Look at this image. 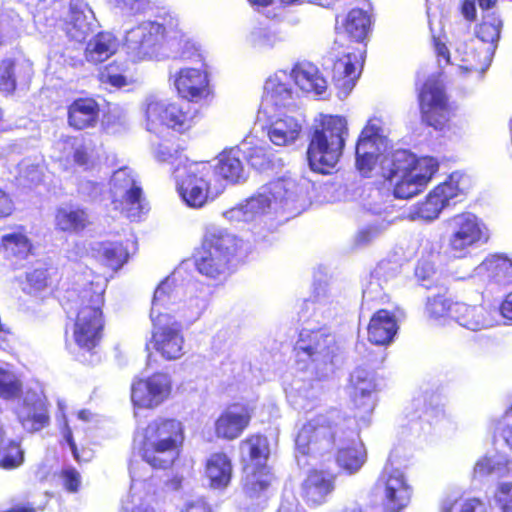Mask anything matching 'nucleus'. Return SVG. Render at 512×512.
Wrapping results in <instances>:
<instances>
[{
  "mask_svg": "<svg viewBox=\"0 0 512 512\" xmlns=\"http://www.w3.org/2000/svg\"><path fill=\"white\" fill-rule=\"evenodd\" d=\"M362 66L361 56L346 53L337 58L332 65V81L339 89L349 91L355 85Z\"/></svg>",
  "mask_w": 512,
  "mask_h": 512,
  "instance_id": "b1692460",
  "label": "nucleus"
},
{
  "mask_svg": "<svg viewBox=\"0 0 512 512\" xmlns=\"http://www.w3.org/2000/svg\"><path fill=\"white\" fill-rule=\"evenodd\" d=\"M15 87L14 62L11 59H5L0 65V90L11 93Z\"/></svg>",
  "mask_w": 512,
  "mask_h": 512,
  "instance_id": "bf43d9fd",
  "label": "nucleus"
},
{
  "mask_svg": "<svg viewBox=\"0 0 512 512\" xmlns=\"http://www.w3.org/2000/svg\"><path fill=\"white\" fill-rule=\"evenodd\" d=\"M62 486L70 493L79 491L82 478L80 473L73 467L63 468L60 473Z\"/></svg>",
  "mask_w": 512,
  "mask_h": 512,
  "instance_id": "052dcab7",
  "label": "nucleus"
},
{
  "mask_svg": "<svg viewBox=\"0 0 512 512\" xmlns=\"http://www.w3.org/2000/svg\"><path fill=\"white\" fill-rule=\"evenodd\" d=\"M349 130L345 117L322 114L315 123L307 149L312 170L328 174L342 156Z\"/></svg>",
  "mask_w": 512,
  "mask_h": 512,
  "instance_id": "7ed1b4c3",
  "label": "nucleus"
},
{
  "mask_svg": "<svg viewBox=\"0 0 512 512\" xmlns=\"http://www.w3.org/2000/svg\"><path fill=\"white\" fill-rule=\"evenodd\" d=\"M353 414L346 415L336 408L317 414L299 429L295 444L303 455H324L349 434L359 433V422H366L376 404L377 385L368 373L352 376Z\"/></svg>",
  "mask_w": 512,
  "mask_h": 512,
  "instance_id": "f257e3e1",
  "label": "nucleus"
},
{
  "mask_svg": "<svg viewBox=\"0 0 512 512\" xmlns=\"http://www.w3.org/2000/svg\"><path fill=\"white\" fill-rule=\"evenodd\" d=\"M383 178L392 185L397 199H410L424 191L438 164L430 157L417 158L406 150L394 151L381 161Z\"/></svg>",
  "mask_w": 512,
  "mask_h": 512,
  "instance_id": "f03ea898",
  "label": "nucleus"
},
{
  "mask_svg": "<svg viewBox=\"0 0 512 512\" xmlns=\"http://www.w3.org/2000/svg\"><path fill=\"white\" fill-rule=\"evenodd\" d=\"M398 331V324L393 312L387 309L377 310L367 326L368 340L375 345H388Z\"/></svg>",
  "mask_w": 512,
  "mask_h": 512,
  "instance_id": "5701e85b",
  "label": "nucleus"
},
{
  "mask_svg": "<svg viewBox=\"0 0 512 512\" xmlns=\"http://www.w3.org/2000/svg\"><path fill=\"white\" fill-rule=\"evenodd\" d=\"M99 117V106L91 98L76 99L68 109V121L70 126L81 130L94 127Z\"/></svg>",
  "mask_w": 512,
  "mask_h": 512,
  "instance_id": "c85d7f7f",
  "label": "nucleus"
},
{
  "mask_svg": "<svg viewBox=\"0 0 512 512\" xmlns=\"http://www.w3.org/2000/svg\"><path fill=\"white\" fill-rule=\"evenodd\" d=\"M436 195L442 200V203L446 206L449 200L457 197L461 192V189L453 182L452 178L440 183L432 189Z\"/></svg>",
  "mask_w": 512,
  "mask_h": 512,
  "instance_id": "e2e57ef3",
  "label": "nucleus"
},
{
  "mask_svg": "<svg viewBox=\"0 0 512 512\" xmlns=\"http://www.w3.org/2000/svg\"><path fill=\"white\" fill-rule=\"evenodd\" d=\"M116 7L122 12L136 14L146 9L148 0H114Z\"/></svg>",
  "mask_w": 512,
  "mask_h": 512,
  "instance_id": "338daca9",
  "label": "nucleus"
},
{
  "mask_svg": "<svg viewBox=\"0 0 512 512\" xmlns=\"http://www.w3.org/2000/svg\"><path fill=\"white\" fill-rule=\"evenodd\" d=\"M301 131V126L292 118L278 119L268 129V137L272 143L285 146L294 142Z\"/></svg>",
  "mask_w": 512,
  "mask_h": 512,
  "instance_id": "c9c22d12",
  "label": "nucleus"
},
{
  "mask_svg": "<svg viewBox=\"0 0 512 512\" xmlns=\"http://www.w3.org/2000/svg\"><path fill=\"white\" fill-rule=\"evenodd\" d=\"M417 100L423 123L440 131L450 127L453 109L440 74L430 75L423 82Z\"/></svg>",
  "mask_w": 512,
  "mask_h": 512,
  "instance_id": "0eeeda50",
  "label": "nucleus"
},
{
  "mask_svg": "<svg viewBox=\"0 0 512 512\" xmlns=\"http://www.w3.org/2000/svg\"><path fill=\"white\" fill-rule=\"evenodd\" d=\"M183 344L181 325L162 329V357L167 360L178 359L183 354Z\"/></svg>",
  "mask_w": 512,
  "mask_h": 512,
  "instance_id": "37998d69",
  "label": "nucleus"
},
{
  "mask_svg": "<svg viewBox=\"0 0 512 512\" xmlns=\"http://www.w3.org/2000/svg\"><path fill=\"white\" fill-rule=\"evenodd\" d=\"M14 411L27 432H38L49 425L47 402L42 391L27 389Z\"/></svg>",
  "mask_w": 512,
  "mask_h": 512,
  "instance_id": "4468645a",
  "label": "nucleus"
},
{
  "mask_svg": "<svg viewBox=\"0 0 512 512\" xmlns=\"http://www.w3.org/2000/svg\"><path fill=\"white\" fill-rule=\"evenodd\" d=\"M54 223L57 230L67 233H80L90 224L87 211L79 206L63 205L56 209Z\"/></svg>",
  "mask_w": 512,
  "mask_h": 512,
  "instance_id": "a878e982",
  "label": "nucleus"
},
{
  "mask_svg": "<svg viewBox=\"0 0 512 512\" xmlns=\"http://www.w3.org/2000/svg\"><path fill=\"white\" fill-rule=\"evenodd\" d=\"M445 205L442 200L431 190L424 200L418 202L412 210V217L431 221L436 219Z\"/></svg>",
  "mask_w": 512,
  "mask_h": 512,
  "instance_id": "49530a36",
  "label": "nucleus"
},
{
  "mask_svg": "<svg viewBox=\"0 0 512 512\" xmlns=\"http://www.w3.org/2000/svg\"><path fill=\"white\" fill-rule=\"evenodd\" d=\"M233 464L223 451L213 452L204 463V477L213 490L226 489L232 480Z\"/></svg>",
  "mask_w": 512,
  "mask_h": 512,
  "instance_id": "aec40b11",
  "label": "nucleus"
},
{
  "mask_svg": "<svg viewBox=\"0 0 512 512\" xmlns=\"http://www.w3.org/2000/svg\"><path fill=\"white\" fill-rule=\"evenodd\" d=\"M195 111L189 105L169 103L162 109V125L178 134L188 132L194 126Z\"/></svg>",
  "mask_w": 512,
  "mask_h": 512,
  "instance_id": "bb28decb",
  "label": "nucleus"
},
{
  "mask_svg": "<svg viewBox=\"0 0 512 512\" xmlns=\"http://www.w3.org/2000/svg\"><path fill=\"white\" fill-rule=\"evenodd\" d=\"M448 288L442 287L439 291L427 297L425 302V314L431 320L452 319L454 304Z\"/></svg>",
  "mask_w": 512,
  "mask_h": 512,
  "instance_id": "72a5a7b5",
  "label": "nucleus"
},
{
  "mask_svg": "<svg viewBox=\"0 0 512 512\" xmlns=\"http://www.w3.org/2000/svg\"><path fill=\"white\" fill-rule=\"evenodd\" d=\"M24 462V451L16 441H9L0 448V467L4 469H15Z\"/></svg>",
  "mask_w": 512,
  "mask_h": 512,
  "instance_id": "3c124183",
  "label": "nucleus"
},
{
  "mask_svg": "<svg viewBox=\"0 0 512 512\" xmlns=\"http://www.w3.org/2000/svg\"><path fill=\"white\" fill-rule=\"evenodd\" d=\"M452 320L472 331L491 326L489 311L483 304L469 305L464 302H455Z\"/></svg>",
  "mask_w": 512,
  "mask_h": 512,
  "instance_id": "393cba45",
  "label": "nucleus"
},
{
  "mask_svg": "<svg viewBox=\"0 0 512 512\" xmlns=\"http://www.w3.org/2000/svg\"><path fill=\"white\" fill-rule=\"evenodd\" d=\"M336 349L334 336L323 329L302 330L294 346L298 361H327Z\"/></svg>",
  "mask_w": 512,
  "mask_h": 512,
  "instance_id": "f8f14e48",
  "label": "nucleus"
},
{
  "mask_svg": "<svg viewBox=\"0 0 512 512\" xmlns=\"http://www.w3.org/2000/svg\"><path fill=\"white\" fill-rule=\"evenodd\" d=\"M437 269L428 259H420L415 267V277L421 286L430 289L436 286Z\"/></svg>",
  "mask_w": 512,
  "mask_h": 512,
  "instance_id": "4d7b16f0",
  "label": "nucleus"
},
{
  "mask_svg": "<svg viewBox=\"0 0 512 512\" xmlns=\"http://www.w3.org/2000/svg\"><path fill=\"white\" fill-rule=\"evenodd\" d=\"M212 168L204 164L190 165L177 181V191L190 207L206 204L211 190Z\"/></svg>",
  "mask_w": 512,
  "mask_h": 512,
  "instance_id": "9d476101",
  "label": "nucleus"
},
{
  "mask_svg": "<svg viewBox=\"0 0 512 512\" xmlns=\"http://www.w3.org/2000/svg\"><path fill=\"white\" fill-rule=\"evenodd\" d=\"M337 476L328 470L310 469L300 484V496L310 508L326 504L336 488Z\"/></svg>",
  "mask_w": 512,
  "mask_h": 512,
  "instance_id": "2eb2a0df",
  "label": "nucleus"
},
{
  "mask_svg": "<svg viewBox=\"0 0 512 512\" xmlns=\"http://www.w3.org/2000/svg\"><path fill=\"white\" fill-rule=\"evenodd\" d=\"M495 462L489 457H481L474 465L473 474L475 477H485L495 471Z\"/></svg>",
  "mask_w": 512,
  "mask_h": 512,
  "instance_id": "774afa93",
  "label": "nucleus"
},
{
  "mask_svg": "<svg viewBox=\"0 0 512 512\" xmlns=\"http://www.w3.org/2000/svg\"><path fill=\"white\" fill-rule=\"evenodd\" d=\"M242 241L225 229L210 228L203 235L195 257L197 271L214 280H225L233 272V262Z\"/></svg>",
  "mask_w": 512,
  "mask_h": 512,
  "instance_id": "20e7f679",
  "label": "nucleus"
},
{
  "mask_svg": "<svg viewBox=\"0 0 512 512\" xmlns=\"http://www.w3.org/2000/svg\"><path fill=\"white\" fill-rule=\"evenodd\" d=\"M99 80L103 84H109L115 88H122L133 83V77L129 71V62L115 61L105 66L99 72Z\"/></svg>",
  "mask_w": 512,
  "mask_h": 512,
  "instance_id": "e433bc0d",
  "label": "nucleus"
},
{
  "mask_svg": "<svg viewBox=\"0 0 512 512\" xmlns=\"http://www.w3.org/2000/svg\"><path fill=\"white\" fill-rule=\"evenodd\" d=\"M440 512H488V508L478 497L457 496L442 500Z\"/></svg>",
  "mask_w": 512,
  "mask_h": 512,
  "instance_id": "79ce46f5",
  "label": "nucleus"
},
{
  "mask_svg": "<svg viewBox=\"0 0 512 512\" xmlns=\"http://www.w3.org/2000/svg\"><path fill=\"white\" fill-rule=\"evenodd\" d=\"M160 424L157 420L151 422L134 438L135 448L143 460L142 470L158 472L160 468L158 454L160 453Z\"/></svg>",
  "mask_w": 512,
  "mask_h": 512,
  "instance_id": "a211bd4d",
  "label": "nucleus"
},
{
  "mask_svg": "<svg viewBox=\"0 0 512 512\" xmlns=\"http://www.w3.org/2000/svg\"><path fill=\"white\" fill-rule=\"evenodd\" d=\"M239 147L242 149L243 159H245L252 168L262 171L272 167L271 154L266 147L256 143H243Z\"/></svg>",
  "mask_w": 512,
  "mask_h": 512,
  "instance_id": "a18cd8bd",
  "label": "nucleus"
},
{
  "mask_svg": "<svg viewBox=\"0 0 512 512\" xmlns=\"http://www.w3.org/2000/svg\"><path fill=\"white\" fill-rule=\"evenodd\" d=\"M147 131L157 134L160 126V102L157 95H150L144 104Z\"/></svg>",
  "mask_w": 512,
  "mask_h": 512,
  "instance_id": "6e6d98bb",
  "label": "nucleus"
},
{
  "mask_svg": "<svg viewBox=\"0 0 512 512\" xmlns=\"http://www.w3.org/2000/svg\"><path fill=\"white\" fill-rule=\"evenodd\" d=\"M184 442V427L176 419L162 421V469L179 459Z\"/></svg>",
  "mask_w": 512,
  "mask_h": 512,
  "instance_id": "4be33fe9",
  "label": "nucleus"
},
{
  "mask_svg": "<svg viewBox=\"0 0 512 512\" xmlns=\"http://www.w3.org/2000/svg\"><path fill=\"white\" fill-rule=\"evenodd\" d=\"M242 149L239 146L224 149L218 156L216 171L219 176L231 183L245 179Z\"/></svg>",
  "mask_w": 512,
  "mask_h": 512,
  "instance_id": "cd10ccee",
  "label": "nucleus"
},
{
  "mask_svg": "<svg viewBox=\"0 0 512 512\" xmlns=\"http://www.w3.org/2000/svg\"><path fill=\"white\" fill-rule=\"evenodd\" d=\"M254 407L249 404L232 403L214 421V435L217 439L234 441L250 426Z\"/></svg>",
  "mask_w": 512,
  "mask_h": 512,
  "instance_id": "ddd939ff",
  "label": "nucleus"
},
{
  "mask_svg": "<svg viewBox=\"0 0 512 512\" xmlns=\"http://www.w3.org/2000/svg\"><path fill=\"white\" fill-rule=\"evenodd\" d=\"M114 206L131 221L140 220L149 210L145 199L142 197V189L120 198Z\"/></svg>",
  "mask_w": 512,
  "mask_h": 512,
  "instance_id": "a19ab883",
  "label": "nucleus"
},
{
  "mask_svg": "<svg viewBox=\"0 0 512 512\" xmlns=\"http://www.w3.org/2000/svg\"><path fill=\"white\" fill-rule=\"evenodd\" d=\"M179 512H216L213 504L204 496L188 500Z\"/></svg>",
  "mask_w": 512,
  "mask_h": 512,
  "instance_id": "0e129e2a",
  "label": "nucleus"
},
{
  "mask_svg": "<svg viewBox=\"0 0 512 512\" xmlns=\"http://www.w3.org/2000/svg\"><path fill=\"white\" fill-rule=\"evenodd\" d=\"M58 408H59V410L61 412V421H62V425H63V427H62L63 438L65 439V441L69 445L74 458L77 461H80V457H79L78 452H77V447H76V444H75L74 439H73L72 431H71V428L69 427V424H68V421H67V417H66L65 412H64L66 406H65L63 401H58Z\"/></svg>",
  "mask_w": 512,
  "mask_h": 512,
  "instance_id": "69168bd1",
  "label": "nucleus"
},
{
  "mask_svg": "<svg viewBox=\"0 0 512 512\" xmlns=\"http://www.w3.org/2000/svg\"><path fill=\"white\" fill-rule=\"evenodd\" d=\"M294 80L304 92L322 94L327 88L326 80L313 65L294 70Z\"/></svg>",
  "mask_w": 512,
  "mask_h": 512,
  "instance_id": "4c0bfd02",
  "label": "nucleus"
},
{
  "mask_svg": "<svg viewBox=\"0 0 512 512\" xmlns=\"http://www.w3.org/2000/svg\"><path fill=\"white\" fill-rule=\"evenodd\" d=\"M273 478L271 468L267 464L255 465L244 479L243 491L246 497L257 499L265 495L272 485Z\"/></svg>",
  "mask_w": 512,
  "mask_h": 512,
  "instance_id": "c756f323",
  "label": "nucleus"
},
{
  "mask_svg": "<svg viewBox=\"0 0 512 512\" xmlns=\"http://www.w3.org/2000/svg\"><path fill=\"white\" fill-rule=\"evenodd\" d=\"M377 150V147L370 148L368 146L360 147L356 145V167L363 176H368L376 165L379 158Z\"/></svg>",
  "mask_w": 512,
  "mask_h": 512,
  "instance_id": "864d4df0",
  "label": "nucleus"
},
{
  "mask_svg": "<svg viewBox=\"0 0 512 512\" xmlns=\"http://www.w3.org/2000/svg\"><path fill=\"white\" fill-rule=\"evenodd\" d=\"M94 20L93 11L83 0H70L66 31L71 39L83 41L92 31Z\"/></svg>",
  "mask_w": 512,
  "mask_h": 512,
  "instance_id": "412c9836",
  "label": "nucleus"
},
{
  "mask_svg": "<svg viewBox=\"0 0 512 512\" xmlns=\"http://www.w3.org/2000/svg\"><path fill=\"white\" fill-rule=\"evenodd\" d=\"M336 462L339 467L349 473L358 471L365 462V451L362 445L352 444L338 449Z\"/></svg>",
  "mask_w": 512,
  "mask_h": 512,
  "instance_id": "c03bdc74",
  "label": "nucleus"
},
{
  "mask_svg": "<svg viewBox=\"0 0 512 512\" xmlns=\"http://www.w3.org/2000/svg\"><path fill=\"white\" fill-rule=\"evenodd\" d=\"M2 245L7 256L25 258L31 251V243L26 235L20 232L2 236Z\"/></svg>",
  "mask_w": 512,
  "mask_h": 512,
  "instance_id": "de8ad7c7",
  "label": "nucleus"
},
{
  "mask_svg": "<svg viewBox=\"0 0 512 512\" xmlns=\"http://www.w3.org/2000/svg\"><path fill=\"white\" fill-rule=\"evenodd\" d=\"M21 390L22 382L19 376L12 370L0 368V398L14 399Z\"/></svg>",
  "mask_w": 512,
  "mask_h": 512,
  "instance_id": "8fccbe9b",
  "label": "nucleus"
},
{
  "mask_svg": "<svg viewBox=\"0 0 512 512\" xmlns=\"http://www.w3.org/2000/svg\"><path fill=\"white\" fill-rule=\"evenodd\" d=\"M119 47L117 38L109 32L98 33L87 44L86 60L90 63H101L116 53Z\"/></svg>",
  "mask_w": 512,
  "mask_h": 512,
  "instance_id": "7c9ffc66",
  "label": "nucleus"
},
{
  "mask_svg": "<svg viewBox=\"0 0 512 512\" xmlns=\"http://www.w3.org/2000/svg\"><path fill=\"white\" fill-rule=\"evenodd\" d=\"M105 283L89 284L75 301L77 315L73 325V340L82 350L92 351L100 342L103 329L101 307Z\"/></svg>",
  "mask_w": 512,
  "mask_h": 512,
  "instance_id": "423d86ee",
  "label": "nucleus"
},
{
  "mask_svg": "<svg viewBox=\"0 0 512 512\" xmlns=\"http://www.w3.org/2000/svg\"><path fill=\"white\" fill-rule=\"evenodd\" d=\"M159 290L160 283L155 288L149 314L152 330L145 345L147 366L142 372L141 378L134 381L131 387V399L136 409V417L139 416L141 409H153L160 404V372L158 370V354L160 351L158 320L160 318V307L157 299Z\"/></svg>",
  "mask_w": 512,
  "mask_h": 512,
  "instance_id": "39448f33",
  "label": "nucleus"
},
{
  "mask_svg": "<svg viewBox=\"0 0 512 512\" xmlns=\"http://www.w3.org/2000/svg\"><path fill=\"white\" fill-rule=\"evenodd\" d=\"M374 487L383 493L384 512H401L411 501L412 487L403 472L397 468L385 466Z\"/></svg>",
  "mask_w": 512,
  "mask_h": 512,
  "instance_id": "1a4fd4ad",
  "label": "nucleus"
},
{
  "mask_svg": "<svg viewBox=\"0 0 512 512\" xmlns=\"http://www.w3.org/2000/svg\"><path fill=\"white\" fill-rule=\"evenodd\" d=\"M448 249L456 258L467 257L471 250L488 241L485 226L472 213L462 212L446 221Z\"/></svg>",
  "mask_w": 512,
  "mask_h": 512,
  "instance_id": "6e6552de",
  "label": "nucleus"
},
{
  "mask_svg": "<svg viewBox=\"0 0 512 512\" xmlns=\"http://www.w3.org/2000/svg\"><path fill=\"white\" fill-rule=\"evenodd\" d=\"M23 292L32 296H42L49 290L47 271L34 269L27 272L25 280L21 282Z\"/></svg>",
  "mask_w": 512,
  "mask_h": 512,
  "instance_id": "09e8293b",
  "label": "nucleus"
},
{
  "mask_svg": "<svg viewBox=\"0 0 512 512\" xmlns=\"http://www.w3.org/2000/svg\"><path fill=\"white\" fill-rule=\"evenodd\" d=\"M457 51L463 55V63L459 66L463 72L469 73L483 70V58L481 57V54L470 44L464 43L457 49Z\"/></svg>",
  "mask_w": 512,
  "mask_h": 512,
  "instance_id": "5fc2aeb1",
  "label": "nucleus"
},
{
  "mask_svg": "<svg viewBox=\"0 0 512 512\" xmlns=\"http://www.w3.org/2000/svg\"><path fill=\"white\" fill-rule=\"evenodd\" d=\"M92 255L113 271L119 270L128 260V252L120 243L97 242L92 246Z\"/></svg>",
  "mask_w": 512,
  "mask_h": 512,
  "instance_id": "2f4dec72",
  "label": "nucleus"
},
{
  "mask_svg": "<svg viewBox=\"0 0 512 512\" xmlns=\"http://www.w3.org/2000/svg\"><path fill=\"white\" fill-rule=\"evenodd\" d=\"M291 97V90L283 83L269 81L265 86V99L275 107L286 106Z\"/></svg>",
  "mask_w": 512,
  "mask_h": 512,
  "instance_id": "603ef678",
  "label": "nucleus"
},
{
  "mask_svg": "<svg viewBox=\"0 0 512 512\" xmlns=\"http://www.w3.org/2000/svg\"><path fill=\"white\" fill-rule=\"evenodd\" d=\"M380 139V128L374 124H366L362 129L356 145L368 146L370 148L377 147L378 140Z\"/></svg>",
  "mask_w": 512,
  "mask_h": 512,
  "instance_id": "680f3d73",
  "label": "nucleus"
},
{
  "mask_svg": "<svg viewBox=\"0 0 512 512\" xmlns=\"http://www.w3.org/2000/svg\"><path fill=\"white\" fill-rule=\"evenodd\" d=\"M502 26V20L495 12H484L475 34L482 42L495 46L500 39Z\"/></svg>",
  "mask_w": 512,
  "mask_h": 512,
  "instance_id": "ea45409f",
  "label": "nucleus"
},
{
  "mask_svg": "<svg viewBox=\"0 0 512 512\" xmlns=\"http://www.w3.org/2000/svg\"><path fill=\"white\" fill-rule=\"evenodd\" d=\"M482 267L495 283L512 285V258L500 253L491 254L483 260Z\"/></svg>",
  "mask_w": 512,
  "mask_h": 512,
  "instance_id": "473e14b6",
  "label": "nucleus"
},
{
  "mask_svg": "<svg viewBox=\"0 0 512 512\" xmlns=\"http://www.w3.org/2000/svg\"><path fill=\"white\" fill-rule=\"evenodd\" d=\"M110 185L113 204H117L120 198L141 190V187L136 184L132 170L127 167L120 168L113 173Z\"/></svg>",
  "mask_w": 512,
  "mask_h": 512,
  "instance_id": "58836bf2",
  "label": "nucleus"
},
{
  "mask_svg": "<svg viewBox=\"0 0 512 512\" xmlns=\"http://www.w3.org/2000/svg\"><path fill=\"white\" fill-rule=\"evenodd\" d=\"M239 447L245 452L251 463L259 465L267 464L270 457V444L268 437L262 433H252L240 441Z\"/></svg>",
  "mask_w": 512,
  "mask_h": 512,
  "instance_id": "f704fd0d",
  "label": "nucleus"
},
{
  "mask_svg": "<svg viewBox=\"0 0 512 512\" xmlns=\"http://www.w3.org/2000/svg\"><path fill=\"white\" fill-rule=\"evenodd\" d=\"M371 26L372 17L369 11L358 7L335 17L336 35L349 44H365Z\"/></svg>",
  "mask_w": 512,
  "mask_h": 512,
  "instance_id": "dca6fc26",
  "label": "nucleus"
},
{
  "mask_svg": "<svg viewBox=\"0 0 512 512\" xmlns=\"http://www.w3.org/2000/svg\"><path fill=\"white\" fill-rule=\"evenodd\" d=\"M159 31L160 24L144 22L127 32L125 45L133 59L139 60L150 55V50L155 45Z\"/></svg>",
  "mask_w": 512,
  "mask_h": 512,
  "instance_id": "6ab92c4d",
  "label": "nucleus"
},
{
  "mask_svg": "<svg viewBox=\"0 0 512 512\" xmlns=\"http://www.w3.org/2000/svg\"><path fill=\"white\" fill-rule=\"evenodd\" d=\"M130 474L132 478L130 491L122 499L119 512H159L157 476L152 474L150 478H146L139 475L137 479L133 465L130 467Z\"/></svg>",
  "mask_w": 512,
  "mask_h": 512,
  "instance_id": "9b49d317",
  "label": "nucleus"
},
{
  "mask_svg": "<svg viewBox=\"0 0 512 512\" xmlns=\"http://www.w3.org/2000/svg\"><path fill=\"white\" fill-rule=\"evenodd\" d=\"M173 85L177 94L190 102H198L211 93L208 72L205 69L181 68L173 76Z\"/></svg>",
  "mask_w": 512,
  "mask_h": 512,
  "instance_id": "f3484780",
  "label": "nucleus"
},
{
  "mask_svg": "<svg viewBox=\"0 0 512 512\" xmlns=\"http://www.w3.org/2000/svg\"><path fill=\"white\" fill-rule=\"evenodd\" d=\"M494 502L501 512H512V482H501L494 491Z\"/></svg>",
  "mask_w": 512,
  "mask_h": 512,
  "instance_id": "13d9d810",
  "label": "nucleus"
}]
</instances>
